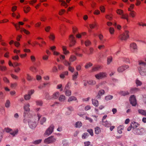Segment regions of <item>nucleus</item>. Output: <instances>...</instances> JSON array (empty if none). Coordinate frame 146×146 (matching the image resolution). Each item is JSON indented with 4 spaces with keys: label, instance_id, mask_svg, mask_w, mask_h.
Returning <instances> with one entry per match:
<instances>
[{
    "label": "nucleus",
    "instance_id": "obj_24",
    "mask_svg": "<svg viewBox=\"0 0 146 146\" xmlns=\"http://www.w3.org/2000/svg\"><path fill=\"white\" fill-rule=\"evenodd\" d=\"M87 83L89 85H94L96 84V82L94 80H90L87 81Z\"/></svg>",
    "mask_w": 146,
    "mask_h": 146
},
{
    "label": "nucleus",
    "instance_id": "obj_34",
    "mask_svg": "<svg viewBox=\"0 0 146 146\" xmlns=\"http://www.w3.org/2000/svg\"><path fill=\"white\" fill-rule=\"evenodd\" d=\"M10 102L9 100H7L5 103V106L7 108H9L10 106Z\"/></svg>",
    "mask_w": 146,
    "mask_h": 146
},
{
    "label": "nucleus",
    "instance_id": "obj_44",
    "mask_svg": "<svg viewBox=\"0 0 146 146\" xmlns=\"http://www.w3.org/2000/svg\"><path fill=\"white\" fill-rule=\"evenodd\" d=\"M24 99L26 100H29L31 98V96L28 94L25 95L24 96Z\"/></svg>",
    "mask_w": 146,
    "mask_h": 146
},
{
    "label": "nucleus",
    "instance_id": "obj_40",
    "mask_svg": "<svg viewBox=\"0 0 146 146\" xmlns=\"http://www.w3.org/2000/svg\"><path fill=\"white\" fill-rule=\"evenodd\" d=\"M63 63L66 66H69L71 64V63H69L66 60H65L64 61Z\"/></svg>",
    "mask_w": 146,
    "mask_h": 146
},
{
    "label": "nucleus",
    "instance_id": "obj_58",
    "mask_svg": "<svg viewBox=\"0 0 146 146\" xmlns=\"http://www.w3.org/2000/svg\"><path fill=\"white\" fill-rule=\"evenodd\" d=\"M42 141V139H38L35 141L33 143L35 144H37L40 143Z\"/></svg>",
    "mask_w": 146,
    "mask_h": 146
},
{
    "label": "nucleus",
    "instance_id": "obj_39",
    "mask_svg": "<svg viewBox=\"0 0 146 146\" xmlns=\"http://www.w3.org/2000/svg\"><path fill=\"white\" fill-rule=\"evenodd\" d=\"M89 135V134L87 133H84L82 135V137L83 139H85Z\"/></svg>",
    "mask_w": 146,
    "mask_h": 146
},
{
    "label": "nucleus",
    "instance_id": "obj_45",
    "mask_svg": "<svg viewBox=\"0 0 146 146\" xmlns=\"http://www.w3.org/2000/svg\"><path fill=\"white\" fill-rule=\"evenodd\" d=\"M27 80L29 81H31L33 78L29 74H27Z\"/></svg>",
    "mask_w": 146,
    "mask_h": 146
},
{
    "label": "nucleus",
    "instance_id": "obj_60",
    "mask_svg": "<svg viewBox=\"0 0 146 146\" xmlns=\"http://www.w3.org/2000/svg\"><path fill=\"white\" fill-rule=\"evenodd\" d=\"M91 29H93L95 26H96V24L95 23H94V24H90L89 25Z\"/></svg>",
    "mask_w": 146,
    "mask_h": 146
},
{
    "label": "nucleus",
    "instance_id": "obj_47",
    "mask_svg": "<svg viewBox=\"0 0 146 146\" xmlns=\"http://www.w3.org/2000/svg\"><path fill=\"white\" fill-rule=\"evenodd\" d=\"M6 69V67L4 66L0 65V70L2 71H5Z\"/></svg>",
    "mask_w": 146,
    "mask_h": 146
},
{
    "label": "nucleus",
    "instance_id": "obj_10",
    "mask_svg": "<svg viewBox=\"0 0 146 146\" xmlns=\"http://www.w3.org/2000/svg\"><path fill=\"white\" fill-rule=\"evenodd\" d=\"M130 48L132 52H137V46L136 43L133 42L130 44Z\"/></svg>",
    "mask_w": 146,
    "mask_h": 146
},
{
    "label": "nucleus",
    "instance_id": "obj_61",
    "mask_svg": "<svg viewBox=\"0 0 146 146\" xmlns=\"http://www.w3.org/2000/svg\"><path fill=\"white\" fill-rule=\"evenodd\" d=\"M92 64L91 63H90L88 64H87L85 66V68H88L89 67L92 66Z\"/></svg>",
    "mask_w": 146,
    "mask_h": 146
},
{
    "label": "nucleus",
    "instance_id": "obj_64",
    "mask_svg": "<svg viewBox=\"0 0 146 146\" xmlns=\"http://www.w3.org/2000/svg\"><path fill=\"white\" fill-rule=\"evenodd\" d=\"M34 90H31L28 92V94L31 96L34 93Z\"/></svg>",
    "mask_w": 146,
    "mask_h": 146
},
{
    "label": "nucleus",
    "instance_id": "obj_21",
    "mask_svg": "<svg viewBox=\"0 0 146 146\" xmlns=\"http://www.w3.org/2000/svg\"><path fill=\"white\" fill-rule=\"evenodd\" d=\"M94 52V49L92 48H90L89 49V51L85 52V53L88 55H89L92 54Z\"/></svg>",
    "mask_w": 146,
    "mask_h": 146
},
{
    "label": "nucleus",
    "instance_id": "obj_59",
    "mask_svg": "<svg viewBox=\"0 0 146 146\" xmlns=\"http://www.w3.org/2000/svg\"><path fill=\"white\" fill-rule=\"evenodd\" d=\"M68 69L69 70L72 72H73L74 70V69L73 67H72L70 66H69Z\"/></svg>",
    "mask_w": 146,
    "mask_h": 146
},
{
    "label": "nucleus",
    "instance_id": "obj_11",
    "mask_svg": "<svg viewBox=\"0 0 146 146\" xmlns=\"http://www.w3.org/2000/svg\"><path fill=\"white\" fill-rule=\"evenodd\" d=\"M128 68V66L126 65L120 66L117 69V71L119 72H122Z\"/></svg>",
    "mask_w": 146,
    "mask_h": 146
},
{
    "label": "nucleus",
    "instance_id": "obj_4",
    "mask_svg": "<svg viewBox=\"0 0 146 146\" xmlns=\"http://www.w3.org/2000/svg\"><path fill=\"white\" fill-rule=\"evenodd\" d=\"M54 128V125H51L46 131L44 134V136H48L50 135L53 132Z\"/></svg>",
    "mask_w": 146,
    "mask_h": 146
},
{
    "label": "nucleus",
    "instance_id": "obj_63",
    "mask_svg": "<svg viewBox=\"0 0 146 146\" xmlns=\"http://www.w3.org/2000/svg\"><path fill=\"white\" fill-rule=\"evenodd\" d=\"M114 31V30L113 28L111 27H110V28L109 31L111 34H112L113 33Z\"/></svg>",
    "mask_w": 146,
    "mask_h": 146
},
{
    "label": "nucleus",
    "instance_id": "obj_13",
    "mask_svg": "<svg viewBox=\"0 0 146 146\" xmlns=\"http://www.w3.org/2000/svg\"><path fill=\"white\" fill-rule=\"evenodd\" d=\"M140 90L139 89L136 88H131L130 92L131 94H134L137 92H139Z\"/></svg>",
    "mask_w": 146,
    "mask_h": 146
},
{
    "label": "nucleus",
    "instance_id": "obj_46",
    "mask_svg": "<svg viewBox=\"0 0 146 146\" xmlns=\"http://www.w3.org/2000/svg\"><path fill=\"white\" fill-rule=\"evenodd\" d=\"M17 84L16 83H12L11 85V87L13 88H15L17 86Z\"/></svg>",
    "mask_w": 146,
    "mask_h": 146
},
{
    "label": "nucleus",
    "instance_id": "obj_19",
    "mask_svg": "<svg viewBox=\"0 0 146 146\" xmlns=\"http://www.w3.org/2000/svg\"><path fill=\"white\" fill-rule=\"evenodd\" d=\"M124 126L123 125H120L117 127V131L119 134H121L122 132V131L123 130Z\"/></svg>",
    "mask_w": 146,
    "mask_h": 146
},
{
    "label": "nucleus",
    "instance_id": "obj_33",
    "mask_svg": "<svg viewBox=\"0 0 146 146\" xmlns=\"http://www.w3.org/2000/svg\"><path fill=\"white\" fill-rule=\"evenodd\" d=\"M95 133L98 134L100 132V130L99 127H96L95 128Z\"/></svg>",
    "mask_w": 146,
    "mask_h": 146
},
{
    "label": "nucleus",
    "instance_id": "obj_23",
    "mask_svg": "<svg viewBox=\"0 0 146 146\" xmlns=\"http://www.w3.org/2000/svg\"><path fill=\"white\" fill-rule=\"evenodd\" d=\"M77 100L76 97L74 96H72L70 97L68 99V102H71L73 100Z\"/></svg>",
    "mask_w": 146,
    "mask_h": 146
},
{
    "label": "nucleus",
    "instance_id": "obj_35",
    "mask_svg": "<svg viewBox=\"0 0 146 146\" xmlns=\"http://www.w3.org/2000/svg\"><path fill=\"white\" fill-rule=\"evenodd\" d=\"M45 97L46 99L47 100H49L52 99L51 96H49L48 93H46L45 94Z\"/></svg>",
    "mask_w": 146,
    "mask_h": 146
},
{
    "label": "nucleus",
    "instance_id": "obj_52",
    "mask_svg": "<svg viewBox=\"0 0 146 146\" xmlns=\"http://www.w3.org/2000/svg\"><path fill=\"white\" fill-rule=\"evenodd\" d=\"M104 93L105 91L104 90H101L98 92V93L101 96L104 94Z\"/></svg>",
    "mask_w": 146,
    "mask_h": 146
},
{
    "label": "nucleus",
    "instance_id": "obj_37",
    "mask_svg": "<svg viewBox=\"0 0 146 146\" xmlns=\"http://www.w3.org/2000/svg\"><path fill=\"white\" fill-rule=\"evenodd\" d=\"M135 13L134 11H132L129 13V15L131 17L133 18L135 17Z\"/></svg>",
    "mask_w": 146,
    "mask_h": 146
},
{
    "label": "nucleus",
    "instance_id": "obj_14",
    "mask_svg": "<svg viewBox=\"0 0 146 146\" xmlns=\"http://www.w3.org/2000/svg\"><path fill=\"white\" fill-rule=\"evenodd\" d=\"M102 124L104 126L107 127H110L111 125V124L110 123H108L107 120L102 121Z\"/></svg>",
    "mask_w": 146,
    "mask_h": 146
},
{
    "label": "nucleus",
    "instance_id": "obj_7",
    "mask_svg": "<svg viewBox=\"0 0 146 146\" xmlns=\"http://www.w3.org/2000/svg\"><path fill=\"white\" fill-rule=\"evenodd\" d=\"M134 133L137 135H141L144 133V130L143 128H137L133 129Z\"/></svg>",
    "mask_w": 146,
    "mask_h": 146
},
{
    "label": "nucleus",
    "instance_id": "obj_18",
    "mask_svg": "<svg viewBox=\"0 0 146 146\" xmlns=\"http://www.w3.org/2000/svg\"><path fill=\"white\" fill-rule=\"evenodd\" d=\"M92 103L93 104L95 107H98L99 105L98 101L95 99H92Z\"/></svg>",
    "mask_w": 146,
    "mask_h": 146
},
{
    "label": "nucleus",
    "instance_id": "obj_1",
    "mask_svg": "<svg viewBox=\"0 0 146 146\" xmlns=\"http://www.w3.org/2000/svg\"><path fill=\"white\" fill-rule=\"evenodd\" d=\"M139 70L140 74L142 76L146 75V63L142 61H139Z\"/></svg>",
    "mask_w": 146,
    "mask_h": 146
},
{
    "label": "nucleus",
    "instance_id": "obj_54",
    "mask_svg": "<svg viewBox=\"0 0 146 146\" xmlns=\"http://www.w3.org/2000/svg\"><path fill=\"white\" fill-rule=\"evenodd\" d=\"M49 38L52 40H53L55 38V36L53 34H50V36H49Z\"/></svg>",
    "mask_w": 146,
    "mask_h": 146
},
{
    "label": "nucleus",
    "instance_id": "obj_15",
    "mask_svg": "<svg viewBox=\"0 0 146 146\" xmlns=\"http://www.w3.org/2000/svg\"><path fill=\"white\" fill-rule=\"evenodd\" d=\"M139 125V124L136 122H133L131 124V126L133 128V129H137L136 128L138 127V126Z\"/></svg>",
    "mask_w": 146,
    "mask_h": 146
},
{
    "label": "nucleus",
    "instance_id": "obj_38",
    "mask_svg": "<svg viewBox=\"0 0 146 146\" xmlns=\"http://www.w3.org/2000/svg\"><path fill=\"white\" fill-rule=\"evenodd\" d=\"M30 70L34 72H36L37 71V69L34 67H31L30 68Z\"/></svg>",
    "mask_w": 146,
    "mask_h": 146
},
{
    "label": "nucleus",
    "instance_id": "obj_8",
    "mask_svg": "<svg viewBox=\"0 0 146 146\" xmlns=\"http://www.w3.org/2000/svg\"><path fill=\"white\" fill-rule=\"evenodd\" d=\"M129 100L130 103L133 106H136L137 104V101L134 95L131 96L129 98Z\"/></svg>",
    "mask_w": 146,
    "mask_h": 146
},
{
    "label": "nucleus",
    "instance_id": "obj_5",
    "mask_svg": "<svg viewBox=\"0 0 146 146\" xmlns=\"http://www.w3.org/2000/svg\"><path fill=\"white\" fill-rule=\"evenodd\" d=\"M56 140V138L54 136H51L45 139L44 140V142L47 144H49L54 142Z\"/></svg>",
    "mask_w": 146,
    "mask_h": 146
},
{
    "label": "nucleus",
    "instance_id": "obj_56",
    "mask_svg": "<svg viewBox=\"0 0 146 146\" xmlns=\"http://www.w3.org/2000/svg\"><path fill=\"white\" fill-rule=\"evenodd\" d=\"M112 58L111 57H110L108 58L107 64H109L111 62Z\"/></svg>",
    "mask_w": 146,
    "mask_h": 146
},
{
    "label": "nucleus",
    "instance_id": "obj_2",
    "mask_svg": "<svg viewBox=\"0 0 146 146\" xmlns=\"http://www.w3.org/2000/svg\"><path fill=\"white\" fill-rule=\"evenodd\" d=\"M37 120L35 117H32L28 119V123L29 127L32 129L35 128L37 124Z\"/></svg>",
    "mask_w": 146,
    "mask_h": 146
},
{
    "label": "nucleus",
    "instance_id": "obj_57",
    "mask_svg": "<svg viewBox=\"0 0 146 146\" xmlns=\"http://www.w3.org/2000/svg\"><path fill=\"white\" fill-rule=\"evenodd\" d=\"M117 14H119L120 15H122L123 13V11L121 10L118 9L117 11Z\"/></svg>",
    "mask_w": 146,
    "mask_h": 146
},
{
    "label": "nucleus",
    "instance_id": "obj_42",
    "mask_svg": "<svg viewBox=\"0 0 146 146\" xmlns=\"http://www.w3.org/2000/svg\"><path fill=\"white\" fill-rule=\"evenodd\" d=\"M13 24L14 25V26L15 27V28L17 30H18L19 29H20V25L19 24H15L14 23H13Z\"/></svg>",
    "mask_w": 146,
    "mask_h": 146
},
{
    "label": "nucleus",
    "instance_id": "obj_48",
    "mask_svg": "<svg viewBox=\"0 0 146 146\" xmlns=\"http://www.w3.org/2000/svg\"><path fill=\"white\" fill-rule=\"evenodd\" d=\"M46 119L45 117H43L41 119L40 121V124L41 125H42L43 124V123L46 121Z\"/></svg>",
    "mask_w": 146,
    "mask_h": 146
},
{
    "label": "nucleus",
    "instance_id": "obj_30",
    "mask_svg": "<svg viewBox=\"0 0 146 146\" xmlns=\"http://www.w3.org/2000/svg\"><path fill=\"white\" fill-rule=\"evenodd\" d=\"M4 131L2 129H0V143L1 142V140L3 137V132Z\"/></svg>",
    "mask_w": 146,
    "mask_h": 146
},
{
    "label": "nucleus",
    "instance_id": "obj_16",
    "mask_svg": "<svg viewBox=\"0 0 146 146\" xmlns=\"http://www.w3.org/2000/svg\"><path fill=\"white\" fill-rule=\"evenodd\" d=\"M119 94L121 96H125L129 95V92L128 91H121L119 92Z\"/></svg>",
    "mask_w": 146,
    "mask_h": 146
},
{
    "label": "nucleus",
    "instance_id": "obj_32",
    "mask_svg": "<svg viewBox=\"0 0 146 146\" xmlns=\"http://www.w3.org/2000/svg\"><path fill=\"white\" fill-rule=\"evenodd\" d=\"M76 59V57L74 56H71L69 59L70 62H72L75 60Z\"/></svg>",
    "mask_w": 146,
    "mask_h": 146
},
{
    "label": "nucleus",
    "instance_id": "obj_22",
    "mask_svg": "<svg viewBox=\"0 0 146 146\" xmlns=\"http://www.w3.org/2000/svg\"><path fill=\"white\" fill-rule=\"evenodd\" d=\"M65 100V97L63 95H61L59 98V100L60 102H63Z\"/></svg>",
    "mask_w": 146,
    "mask_h": 146
},
{
    "label": "nucleus",
    "instance_id": "obj_29",
    "mask_svg": "<svg viewBox=\"0 0 146 146\" xmlns=\"http://www.w3.org/2000/svg\"><path fill=\"white\" fill-rule=\"evenodd\" d=\"M78 75V72H76L75 74L72 76V79L73 80H75L77 79V76Z\"/></svg>",
    "mask_w": 146,
    "mask_h": 146
},
{
    "label": "nucleus",
    "instance_id": "obj_55",
    "mask_svg": "<svg viewBox=\"0 0 146 146\" xmlns=\"http://www.w3.org/2000/svg\"><path fill=\"white\" fill-rule=\"evenodd\" d=\"M30 7H24V11L25 13H27L29 11Z\"/></svg>",
    "mask_w": 146,
    "mask_h": 146
},
{
    "label": "nucleus",
    "instance_id": "obj_20",
    "mask_svg": "<svg viewBox=\"0 0 146 146\" xmlns=\"http://www.w3.org/2000/svg\"><path fill=\"white\" fill-rule=\"evenodd\" d=\"M138 112L141 114L146 116V111L141 109H139L138 110Z\"/></svg>",
    "mask_w": 146,
    "mask_h": 146
},
{
    "label": "nucleus",
    "instance_id": "obj_25",
    "mask_svg": "<svg viewBox=\"0 0 146 146\" xmlns=\"http://www.w3.org/2000/svg\"><path fill=\"white\" fill-rule=\"evenodd\" d=\"M101 68L100 66H96L93 68L92 71H96L98 70Z\"/></svg>",
    "mask_w": 146,
    "mask_h": 146
},
{
    "label": "nucleus",
    "instance_id": "obj_27",
    "mask_svg": "<svg viewBox=\"0 0 146 146\" xmlns=\"http://www.w3.org/2000/svg\"><path fill=\"white\" fill-rule=\"evenodd\" d=\"M71 93V90H66L65 94L67 96H70Z\"/></svg>",
    "mask_w": 146,
    "mask_h": 146
},
{
    "label": "nucleus",
    "instance_id": "obj_49",
    "mask_svg": "<svg viewBox=\"0 0 146 146\" xmlns=\"http://www.w3.org/2000/svg\"><path fill=\"white\" fill-rule=\"evenodd\" d=\"M87 131L90 133V135L92 136L93 135V131L92 129H89L87 130Z\"/></svg>",
    "mask_w": 146,
    "mask_h": 146
},
{
    "label": "nucleus",
    "instance_id": "obj_26",
    "mask_svg": "<svg viewBox=\"0 0 146 146\" xmlns=\"http://www.w3.org/2000/svg\"><path fill=\"white\" fill-rule=\"evenodd\" d=\"M128 15L127 14H126L125 15L123 14L121 17V18L123 19H125L127 20V21H128Z\"/></svg>",
    "mask_w": 146,
    "mask_h": 146
},
{
    "label": "nucleus",
    "instance_id": "obj_36",
    "mask_svg": "<svg viewBox=\"0 0 146 146\" xmlns=\"http://www.w3.org/2000/svg\"><path fill=\"white\" fill-rule=\"evenodd\" d=\"M20 31L21 32H22L23 31L24 32V33L26 34H28L30 33V32L29 31L26 30V29H24L23 28L21 29H20Z\"/></svg>",
    "mask_w": 146,
    "mask_h": 146
},
{
    "label": "nucleus",
    "instance_id": "obj_62",
    "mask_svg": "<svg viewBox=\"0 0 146 146\" xmlns=\"http://www.w3.org/2000/svg\"><path fill=\"white\" fill-rule=\"evenodd\" d=\"M18 132V130L17 129L15 131H13L12 132H11L10 133L13 135V136H15V134H17Z\"/></svg>",
    "mask_w": 146,
    "mask_h": 146
},
{
    "label": "nucleus",
    "instance_id": "obj_6",
    "mask_svg": "<svg viewBox=\"0 0 146 146\" xmlns=\"http://www.w3.org/2000/svg\"><path fill=\"white\" fill-rule=\"evenodd\" d=\"M30 104L29 103H26L24 104L23 108L24 110V112L23 113V116L25 117L27 112H29L30 110L29 108Z\"/></svg>",
    "mask_w": 146,
    "mask_h": 146
},
{
    "label": "nucleus",
    "instance_id": "obj_53",
    "mask_svg": "<svg viewBox=\"0 0 146 146\" xmlns=\"http://www.w3.org/2000/svg\"><path fill=\"white\" fill-rule=\"evenodd\" d=\"M85 45L86 46H88L91 44V42L88 40H87L85 42Z\"/></svg>",
    "mask_w": 146,
    "mask_h": 146
},
{
    "label": "nucleus",
    "instance_id": "obj_28",
    "mask_svg": "<svg viewBox=\"0 0 146 146\" xmlns=\"http://www.w3.org/2000/svg\"><path fill=\"white\" fill-rule=\"evenodd\" d=\"M113 98V96L109 95L105 97V99L106 101H108L112 99Z\"/></svg>",
    "mask_w": 146,
    "mask_h": 146
},
{
    "label": "nucleus",
    "instance_id": "obj_9",
    "mask_svg": "<svg viewBox=\"0 0 146 146\" xmlns=\"http://www.w3.org/2000/svg\"><path fill=\"white\" fill-rule=\"evenodd\" d=\"M75 38L74 37L73 35H71L70 36L69 40L70 42V46H72L75 44L76 40L75 39Z\"/></svg>",
    "mask_w": 146,
    "mask_h": 146
},
{
    "label": "nucleus",
    "instance_id": "obj_12",
    "mask_svg": "<svg viewBox=\"0 0 146 146\" xmlns=\"http://www.w3.org/2000/svg\"><path fill=\"white\" fill-rule=\"evenodd\" d=\"M106 74L104 72H101L95 75V77L98 79H101L106 76Z\"/></svg>",
    "mask_w": 146,
    "mask_h": 146
},
{
    "label": "nucleus",
    "instance_id": "obj_17",
    "mask_svg": "<svg viewBox=\"0 0 146 146\" xmlns=\"http://www.w3.org/2000/svg\"><path fill=\"white\" fill-rule=\"evenodd\" d=\"M59 95V93L58 92H57L54 93L51 96L52 99H56Z\"/></svg>",
    "mask_w": 146,
    "mask_h": 146
},
{
    "label": "nucleus",
    "instance_id": "obj_51",
    "mask_svg": "<svg viewBox=\"0 0 146 146\" xmlns=\"http://www.w3.org/2000/svg\"><path fill=\"white\" fill-rule=\"evenodd\" d=\"M136 84L137 86H141L142 84L141 82L137 79L136 81Z\"/></svg>",
    "mask_w": 146,
    "mask_h": 146
},
{
    "label": "nucleus",
    "instance_id": "obj_43",
    "mask_svg": "<svg viewBox=\"0 0 146 146\" xmlns=\"http://www.w3.org/2000/svg\"><path fill=\"white\" fill-rule=\"evenodd\" d=\"M80 49L79 48H78L77 49H75V51L74 52H75V54L77 56L81 57L82 56V54H79L77 53V52L78 51V50H79Z\"/></svg>",
    "mask_w": 146,
    "mask_h": 146
},
{
    "label": "nucleus",
    "instance_id": "obj_31",
    "mask_svg": "<svg viewBox=\"0 0 146 146\" xmlns=\"http://www.w3.org/2000/svg\"><path fill=\"white\" fill-rule=\"evenodd\" d=\"M82 126V123L80 121H78L76 123V127L80 128Z\"/></svg>",
    "mask_w": 146,
    "mask_h": 146
},
{
    "label": "nucleus",
    "instance_id": "obj_3",
    "mask_svg": "<svg viewBox=\"0 0 146 146\" xmlns=\"http://www.w3.org/2000/svg\"><path fill=\"white\" fill-rule=\"evenodd\" d=\"M129 33L128 31L125 30L124 33L119 36V38L121 41H126L129 37Z\"/></svg>",
    "mask_w": 146,
    "mask_h": 146
},
{
    "label": "nucleus",
    "instance_id": "obj_50",
    "mask_svg": "<svg viewBox=\"0 0 146 146\" xmlns=\"http://www.w3.org/2000/svg\"><path fill=\"white\" fill-rule=\"evenodd\" d=\"M85 146H92V145L90 144V143L89 141L85 142L84 143Z\"/></svg>",
    "mask_w": 146,
    "mask_h": 146
},
{
    "label": "nucleus",
    "instance_id": "obj_41",
    "mask_svg": "<svg viewBox=\"0 0 146 146\" xmlns=\"http://www.w3.org/2000/svg\"><path fill=\"white\" fill-rule=\"evenodd\" d=\"M62 49L64 53L65 54H66L69 53V52L66 50V48L65 47L63 46Z\"/></svg>",
    "mask_w": 146,
    "mask_h": 146
}]
</instances>
